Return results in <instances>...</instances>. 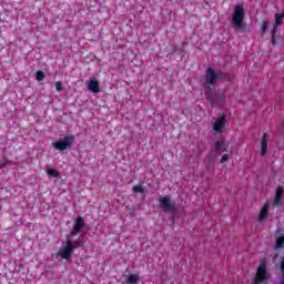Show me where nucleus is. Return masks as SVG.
<instances>
[{
    "label": "nucleus",
    "mask_w": 284,
    "mask_h": 284,
    "mask_svg": "<svg viewBox=\"0 0 284 284\" xmlns=\"http://www.w3.org/2000/svg\"><path fill=\"white\" fill-rule=\"evenodd\" d=\"M232 24L235 30H243L245 28V9L243 4H236L232 14Z\"/></svg>",
    "instance_id": "nucleus-1"
},
{
    "label": "nucleus",
    "mask_w": 284,
    "mask_h": 284,
    "mask_svg": "<svg viewBox=\"0 0 284 284\" xmlns=\"http://www.w3.org/2000/svg\"><path fill=\"white\" fill-rule=\"evenodd\" d=\"M74 250H77V244L70 240H67L63 243L62 247L59 250L58 256H60V258H63L64 261H70V258H72Z\"/></svg>",
    "instance_id": "nucleus-2"
},
{
    "label": "nucleus",
    "mask_w": 284,
    "mask_h": 284,
    "mask_svg": "<svg viewBox=\"0 0 284 284\" xmlns=\"http://www.w3.org/2000/svg\"><path fill=\"white\" fill-rule=\"evenodd\" d=\"M267 262L265 260H262L260 262V265L255 274V278L252 284H265L267 283Z\"/></svg>",
    "instance_id": "nucleus-3"
},
{
    "label": "nucleus",
    "mask_w": 284,
    "mask_h": 284,
    "mask_svg": "<svg viewBox=\"0 0 284 284\" xmlns=\"http://www.w3.org/2000/svg\"><path fill=\"white\" fill-rule=\"evenodd\" d=\"M73 143V135H65L63 140L53 142V148H55V150H59L60 152H63L64 150H68V148H72Z\"/></svg>",
    "instance_id": "nucleus-4"
},
{
    "label": "nucleus",
    "mask_w": 284,
    "mask_h": 284,
    "mask_svg": "<svg viewBox=\"0 0 284 284\" xmlns=\"http://www.w3.org/2000/svg\"><path fill=\"white\" fill-rule=\"evenodd\" d=\"M160 207L164 212H175L176 203L172 202L169 196H160L159 199Z\"/></svg>",
    "instance_id": "nucleus-5"
},
{
    "label": "nucleus",
    "mask_w": 284,
    "mask_h": 284,
    "mask_svg": "<svg viewBox=\"0 0 284 284\" xmlns=\"http://www.w3.org/2000/svg\"><path fill=\"white\" fill-rule=\"evenodd\" d=\"M284 12L283 13H275V23L271 31V43L274 45L276 43L274 37H276V32L280 26H283Z\"/></svg>",
    "instance_id": "nucleus-6"
},
{
    "label": "nucleus",
    "mask_w": 284,
    "mask_h": 284,
    "mask_svg": "<svg viewBox=\"0 0 284 284\" xmlns=\"http://www.w3.org/2000/svg\"><path fill=\"white\" fill-rule=\"evenodd\" d=\"M216 79H219L216 72H214L212 68H209L205 74V84L209 87L214 85V83H216Z\"/></svg>",
    "instance_id": "nucleus-7"
},
{
    "label": "nucleus",
    "mask_w": 284,
    "mask_h": 284,
    "mask_svg": "<svg viewBox=\"0 0 284 284\" xmlns=\"http://www.w3.org/2000/svg\"><path fill=\"white\" fill-rule=\"evenodd\" d=\"M213 130L216 134H223V130H225V116L222 115L213 123Z\"/></svg>",
    "instance_id": "nucleus-8"
},
{
    "label": "nucleus",
    "mask_w": 284,
    "mask_h": 284,
    "mask_svg": "<svg viewBox=\"0 0 284 284\" xmlns=\"http://www.w3.org/2000/svg\"><path fill=\"white\" fill-rule=\"evenodd\" d=\"M83 227H85V220H83V217L79 216L75 221L73 229L71 230V235L77 236V234H79V232H81V230H83Z\"/></svg>",
    "instance_id": "nucleus-9"
},
{
    "label": "nucleus",
    "mask_w": 284,
    "mask_h": 284,
    "mask_svg": "<svg viewBox=\"0 0 284 284\" xmlns=\"http://www.w3.org/2000/svg\"><path fill=\"white\" fill-rule=\"evenodd\" d=\"M274 205H284L283 186H278L275 191Z\"/></svg>",
    "instance_id": "nucleus-10"
},
{
    "label": "nucleus",
    "mask_w": 284,
    "mask_h": 284,
    "mask_svg": "<svg viewBox=\"0 0 284 284\" xmlns=\"http://www.w3.org/2000/svg\"><path fill=\"white\" fill-rule=\"evenodd\" d=\"M89 92H92L93 94H99L101 92V87H99V81L91 80L87 83Z\"/></svg>",
    "instance_id": "nucleus-11"
},
{
    "label": "nucleus",
    "mask_w": 284,
    "mask_h": 284,
    "mask_svg": "<svg viewBox=\"0 0 284 284\" xmlns=\"http://www.w3.org/2000/svg\"><path fill=\"white\" fill-rule=\"evenodd\" d=\"M270 212V202H266L260 211L258 221L263 222L267 219V213Z\"/></svg>",
    "instance_id": "nucleus-12"
},
{
    "label": "nucleus",
    "mask_w": 284,
    "mask_h": 284,
    "mask_svg": "<svg viewBox=\"0 0 284 284\" xmlns=\"http://www.w3.org/2000/svg\"><path fill=\"white\" fill-rule=\"evenodd\" d=\"M270 140V136L267 133H264L262 136V142H261V155L265 156L267 154V141Z\"/></svg>",
    "instance_id": "nucleus-13"
},
{
    "label": "nucleus",
    "mask_w": 284,
    "mask_h": 284,
    "mask_svg": "<svg viewBox=\"0 0 284 284\" xmlns=\"http://www.w3.org/2000/svg\"><path fill=\"white\" fill-rule=\"evenodd\" d=\"M125 278H126L125 283H128V284L139 283V274L126 275Z\"/></svg>",
    "instance_id": "nucleus-14"
},
{
    "label": "nucleus",
    "mask_w": 284,
    "mask_h": 284,
    "mask_svg": "<svg viewBox=\"0 0 284 284\" xmlns=\"http://www.w3.org/2000/svg\"><path fill=\"white\" fill-rule=\"evenodd\" d=\"M215 150L221 154V152H225V150H227V145H225L223 141H217L215 143Z\"/></svg>",
    "instance_id": "nucleus-15"
},
{
    "label": "nucleus",
    "mask_w": 284,
    "mask_h": 284,
    "mask_svg": "<svg viewBox=\"0 0 284 284\" xmlns=\"http://www.w3.org/2000/svg\"><path fill=\"white\" fill-rule=\"evenodd\" d=\"M276 247L281 248L284 247V234L280 233L276 235Z\"/></svg>",
    "instance_id": "nucleus-16"
},
{
    "label": "nucleus",
    "mask_w": 284,
    "mask_h": 284,
    "mask_svg": "<svg viewBox=\"0 0 284 284\" xmlns=\"http://www.w3.org/2000/svg\"><path fill=\"white\" fill-rule=\"evenodd\" d=\"M47 174L49 176H52L53 179H59V171L54 170V169H48L47 170Z\"/></svg>",
    "instance_id": "nucleus-17"
},
{
    "label": "nucleus",
    "mask_w": 284,
    "mask_h": 284,
    "mask_svg": "<svg viewBox=\"0 0 284 284\" xmlns=\"http://www.w3.org/2000/svg\"><path fill=\"white\" fill-rule=\"evenodd\" d=\"M280 272L282 274L280 283L284 284V257L282 258L281 264H280Z\"/></svg>",
    "instance_id": "nucleus-18"
},
{
    "label": "nucleus",
    "mask_w": 284,
    "mask_h": 284,
    "mask_svg": "<svg viewBox=\"0 0 284 284\" xmlns=\"http://www.w3.org/2000/svg\"><path fill=\"white\" fill-rule=\"evenodd\" d=\"M133 192L138 194H143V192H145V189L143 187V185H135L133 186Z\"/></svg>",
    "instance_id": "nucleus-19"
},
{
    "label": "nucleus",
    "mask_w": 284,
    "mask_h": 284,
    "mask_svg": "<svg viewBox=\"0 0 284 284\" xmlns=\"http://www.w3.org/2000/svg\"><path fill=\"white\" fill-rule=\"evenodd\" d=\"M36 79L37 81H43V79H45V74L43 73V71H38L36 73Z\"/></svg>",
    "instance_id": "nucleus-20"
},
{
    "label": "nucleus",
    "mask_w": 284,
    "mask_h": 284,
    "mask_svg": "<svg viewBox=\"0 0 284 284\" xmlns=\"http://www.w3.org/2000/svg\"><path fill=\"white\" fill-rule=\"evenodd\" d=\"M230 161V154L224 153L220 160V163H227Z\"/></svg>",
    "instance_id": "nucleus-21"
},
{
    "label": "nucleus",
    "mask_w": 284,
    "mask_h": 284,
    "mask_svg": "<svg viewBox=\"0 0 284 284\" xmlns=\"http://www.w3.org/2000/svg\"><path fill=\"white\" fill-rule=\"evenodd\" d=\"M55 90L57 92H61L63 90V84L61 81L55 82Z\"/></svg>",
    "instance_id": "nucleus-22"
},
{
    "label": "nucleus",
    "mask_w": 284,
    "mask_h": 284,
    "mask_svg": "<svg viewBox=\"0 0 284 284\" xmlns=\"http://www.w3.org/2000/svg\"><path fill=\"white\" fill-rule=\"evenodd\" d=\"M267 32V21H264L262 24V34H265Z\"/></svg>",
    "instance_id": "nucleus-23"
},
{
    "label": "nucleus",
    "mask_w": 284,
    "mask_h": 284,
    "mask_svg": "<svg viewBox=\"0 0 284 284\" xmlns=\"http://www.w3.org/2000/svg\"><path fill=\"white\" fill-rule=\"evenodd\" d=\"M8 165V160L0 161V170Z\"/></svg>",
    "instance_id": "nucleus-24"
},
{
    "label": "nucleus",
    "mask_w": 284,
    "mask_h": 284,
    "mask_svg": "<svg viewBox=\"0 0 284 284\" xmlns=\"http://www.w3.org/2000/svg\"><path fill=\"white\" fill-rule=\"evenodd\" d=\"M206 99H207L209 101H212V97H211L210 94H206Z\"/></svg>",
    "instance_id": "nucleus-25"
}]
</instances>
